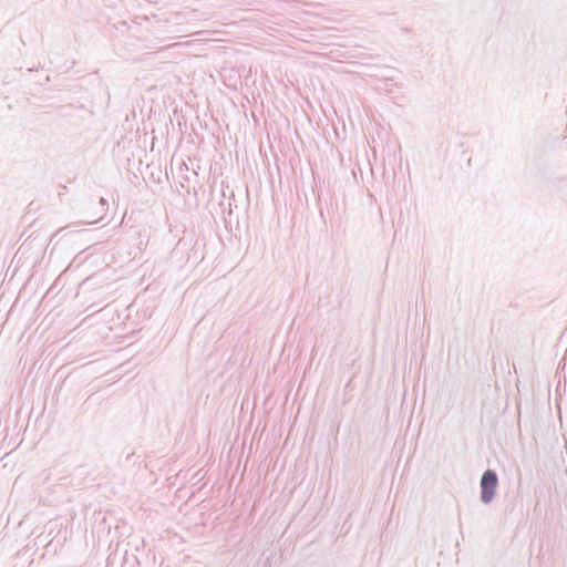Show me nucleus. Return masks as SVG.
Segmentation results:
<instances>
[{
  "mask_svg": "<svg viewBox=\"0 0 567 567\" xmlns=\"http://www.w3.org/2000/svg\"><path fill=\"white\" fill-rule=\"evenodd\" d=\"M497 476L492 471H486L481 480V487H482V501L484 503H488L492 501L495 494V489L497 487Z\"/></svg>",
  "mask_w": 567,
  "mask_h": 567,
  "instance_id": "f257e3e1",
  "label": "nucleus"
}]
</instances>
